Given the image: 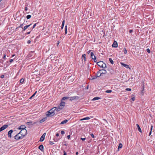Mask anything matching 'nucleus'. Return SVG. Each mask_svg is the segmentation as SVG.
I'll list each match as a JSON object with an SVG mask.
<instances>
[{"instance_id":"nucleus-1","label":"nucleus","mask_w":155,"mask_h":155,"mask_svg":"<svg viewBox=\"0 0 155 155\" xmlns=\"http://www.w3.org/2000/svg\"><path fill=\"white\" fill-rule=\"evenodd\" d=\"M55 114H57V113L56 112V108L54 107L51 109L46 113V115L47 117L53 116Z\"/></svg>"},{"instance_id":"nucleus-2","label":"nucleus","mask_w":155,"mask_h":155,"mask_svg":"<svg viewBox=\"0 0 155 155\" xmlns=\"http://www.w3.org/2000/svg\"><path fill=\"white\" fill-rule=\"evenodd\" d=\"M97 64L100 68H105L106 67V64L102 61L97 62Z\"/></svg>"},{"instance_id":"nucleus-3","label":"nucleus","mask_w":155,"mask_h":155,"mask_svg":"<svg viewBox=\"0 0 155 155\" xmlns=\"http://www.w3.org/2000/svg\"><path fill=\"white\" fill-rule=\"evenodd\" d=\"M21 135V137L23 138L27 134V130L26 129L21 130L19 133Z\"/></svg>"},{"instance_id":"nucleus-4","label":"nucleus","mask_w":155,"mask_h":155,"mask_svg":"<svg viewBox=\"0 0 155 155\" xmlns=\"http://www.w3.org/2000/svg\"><path fill=\"white\" fill-rule=\"evenodd\" d=\"M15 139L16 140H18L20 139H22L23 138V137H21V135L19 133L17 134L15 137Z\"/></svg>"},{"instance_id":"nucleus-5","label":"nucleus","mask_w":155,"mask_h":155,"mask_svg":"<svg viewBox=\"0 0 155 155\" xmlns=\"http://www.w3.org/2000/svg\"><path fill=\"white\" fill-rule=\"evenodd\" d=\"M8 127L7 124H5L0 128V132L5 130Z\"/></svg>"},{"instance_id":"nucleus-6","label":"nucleus","mask_w":155,"mask_h":155,"mask_svg":"<svg viewBox=\"0 0 155 155\" xmlns=\"http://www.w3.org/2000/svg\"><path fill=\"white\" fill-rule=\"evenodd\" d=\"M55 108H56V112L57 113L58 112H59L63 108V107H62L60 106L59 105L57 107H54Z\"/></svg>"},{"instance_id":"nucleus-7","label":"nucleus","mask_w":155,"mask_h":155,"mask_svg":"<svg viewBox=\"0 0 155 155\" xmlns=\"http://www.w3.org/2000/svg\"><path fill=\"white\" fill-rule=\"evenodd\" d=\"M45 135H46V133H44L42 135V136L41 137L40 140V141H43L44 140Z\"/></svg>"},{"instance_id":"nucleus-8","label":"nucleus","mask_w":155,"mask_h":155,"mask_svg":"<svg viewBox=\"0 0 155 155\" xmlns=\"http://www.w3.org/2000/svg\"><path fill=\"white\" fill-rule=\"evenodd\" d=\"M13 132V131L12 130H11L8 132V136L9 137L11 138L12 137L11 134Z\"/></svg>"},{"instance_id":"nucleus-9","label":"nucleus","mask_w":155,"mask_h":155,"mask_svg":"<svg viewBox=\"0 0 155 155\" xmlns=\"http://www.w3.org/2000/svg\"><path fill=\"white\" fill-rule=\"evenodd\" d=\"M120 64L121 65L125 67L126 68H129L130 69L128 65L123 63H121Z\"/></svg>"},{"instance_id":"nucleus-10","label":"nucleus","mask_w":155,"mask_h":155,"mask_svg":"<svg viewBox=\"0 0 155 155\" xmlns=\"http://www.w3.org/2000/svg\"><path fill=\"white\" fill-rule=\"evenodd\" d=\"M118 46V44L117 42L116 41H115L113 44L112 45V46L113 47L116 48Z\"/></svg>"},{"instance_id":"nucleus-11","label":"nucleus","mask_w":155,"mask_h":155,"mask_svg":"<svg viewBox=\"0 0 155 155\" xmlns=\"http://www.w3.org/2000/svg\"><path fill=\"white\" fill-rule=\"evenodd\" d=\"M31 25V24L30 25L25 26L23 28V30L22 31H25L26 29L28 27H29Z\"/></svg>"},{"instance_id":"nucleus-12","label":"nucleus","mask_w":155,"mask_h":155,"mask_svg":"<svg viewBox=\"0 0 155 155\" xmlns=\"http://www.w3.org/2000/svg\"><path fill=\"white\" fill-rule=\"evenodd\" d=\"M25 128L26 127L25 125H21L19 127L18 129L19 130H23V129H25Z\"/></svg>"},{"instance_id":"nucleus-13","label":"nucleus","mask_w":155,"mask_h":155,"mask_svg":"<svg viewBox=\"0 0 155 155\" xmlns=\"http://www.w3.org/2000/svg\"><path fill=\"white\" fill-rule=\"evenodd\" d=\"M38 148L41 151H44V147L43 145H41L38 147Z\"/></svg>"},{"instance_id":"nucleus-14","label":"nucleus","mask_w":155,"mask_h":155,"mask_svg":"<svg viewBox=\"0 0 155 155\" xmlns=\"http://www.w3.org/2000/svg\"><path fill=\"white\" fill-rule=\"evenodd\" d=\"M65 104V102H63L62 101H61V102L60 103L59 106L62 107L64 108Z\"/></svg>"},{"instance_id":"nucleus-15","label":"nucleus","mask_w":155,"mask_h":155,"mask_svg":"<svg viewBox=\"0 0 155 155\" xmlns=\"http://www.w3.org/2000/svg\"><path fill=\"white\" fill-rule=\"evenodd\" d=\"M101 70H99V71H97V74H96V76L97 77H99L102 75V74L101 73Z\"/></svg>"},{"instance_id":"nucleus-16","label":"nucleus","mask_w":155,"mask_h":155,"mask_svg":"<svg viewBox=\"0 0 155 155\" xmlns=\"http://www.w3.org/2000/svg\"><path fill=\"white\" fill-rule=\"evenodd\" d=\"M101 70V74H105L107 73V71L106 70L104 69L100 70Z\"/></svg>"},{"instance_id":"nucleus-17","label":"nucleus","mask_w":155,"mask_h":155,"mask_svg":"<svg viewBox=\"0 0 155 155\" xmlns=\"http://www.w3.org/2000/svg\"><path fill=\"white\" fill-rule=\"evenodd\" d=\"M68 121V120L67 119H65L64 120L62 121L60 123V124H65L66 123H67Z\"/></svg>"},{"instance_id":"nucleus-18","label":"nucleus","mask_w":155,"mask_h":155,"mask_svg":"<svg viewBox=\"0 0 155 155\" xmlns=\"http://www.w3.org/2000/svg\"><path fill=\"white\" fill-rule=\"evenodd\" d=\"M136 126H137V129H138V131L141 133L142 132V131H141V129L139 126V125L138 124H136Z\"/></svg>"},{"instance_id":"nucleus-19","label":"nucleus","mask_w":155,"mask_h":155,"mask_svg":"<svg viewBox=\"0 0 155 155\" xmlns=\"http://www.w3.org/2000/svg\"><path fill=\"white\" fill-rule=\"evenodd\" d=\"M47 119V118L45 117L43 118L42 119H41L40 121V122L41 123H42L44 122Z\"/></svg>"},{"instance_id":"nucleus-20","label":"nucleus","mask_w":155,"mask_h":155,"mask_svg":"<svg viewBox=\"0 0 155 155\" xmlns=\"http://www.w3.org/2000/svg\"><path fill=\"white\" fill-rule=\"evenodd\" d=\"M82 58L84 60V61H86V54H82Z\"/></svg>"},{"instance_id":"nucleus-21","label":"nucleus","mask_w":155,"mask_h":155,"mask_svg":"<svg viewBox=\"0 0 155 155\" xmlns=\"http://www.w3.org/2000/svg\"><path fill=\"white\" fill-rule=\"evenodd\" d=\"M101 98L100 97H94V98H93L92 100V101H95L96 100H97L100 99Z\"/></svg>"},{"instance_id":"nucleus-22","label":"nucleus","mask_w":155,"mask_h":155,"mask_svg":"<svg viewBox=\"0 0 155 155\" xmlns=\"http://www.w3.org/2000/svg\"><path fill=\"white\" fill-rule=\"evenodd\" d=\"M90 119V117H86L84 118H83L81 119L80 120H89Z\"/></svg>"},{"instance_id":"nucleus-23","label":"nucleus","mask_w":155,"mask_h":155,"mask_svg":"<svg viewBox=\"0 0 155 155\" xmlns=\"http://www.w3.org/2000/svg\"><path fill=\"white\" fill-rule=\"evenodd\" d=\"M109 60L110 62V63L111 64H114V61L111 58H109Z\"/></svg>"},{"instance_id":"nucleus-24","label":"nucleus","mask_w":155,"mask_h":155,"mask_svg":"<svg viewBox=\"0 0 155 155\" xmlns=\"http://www.w3.org/2000/svg\"><path fill=\"white\" fill-rule=\"evenodd\" d=\"M68 98H69V97H63L62 98V99H61V101H63V100H65L67 99Z\"/></svg>"},{"instance_id":"nucleus-25","label":"nucleus","mask_w":155,"mask_h":155,"mask_svg":"<svg viewBox=\"0 0 155 155\" xmlns=\"http://www.w3.org/2000/svg\"><path fill=\"white\" fill-rule=\"evenodd\" d=\"M91 56L92 58L93 59L94 58V56H95L94 55V53L91 52Z\"/></svg>"},{"instance_id":"nucleus-26","label":"nucleus","mask_w":155,"mask_h":155,"mask_svg":"<svg viewBox=\"0 0 155 155\" xmlns=\"http://www.w3.org/2000/svg\"><path fill=\"white\" fill-rule=\"evenodd\" d=\"M69 97V100L70 101H73V100H75L74 98V96L70 97Z\"/></svg>"},{"instance_id":"nucleus-27","label":"nucleus","mask_w":155,"mask_h":155,"mask_svg":"<svg viewBox=\"0 0 155 155\" xmlns=\"http://www.w3.org/2000/svg\"><path fill=\"white\" fill-rule=\"evenodd\" d=\"M64 22H65L64 20H63L62 21V25H61V28L62 29H63V27H64Z\"/></svg>"},{"instance_id":"nucleus-28","label":"nucleus","mask_w":155,"mask_h":155,"mask_svg":"<svg viewBox=\"0 0 155 155\" xmlns=\"http://www.w3.org/2000/svg\"><path fill=\"white\" fill-rule=\"evenodd\" d=\"M153 127V126L152 125L151 126V127H150V131L149 133V136H150L151 134V131L152 130Z\"/></svg>"},{"instance_id":"nucleus-29","label":"nucleus","mask_w":155,"mask_h":155,"mask_svg":"<svg viewBox=\"0 0 155 155\" xmlns=\"http://www.w3.org/2000/svg\"><path fill=\"white\" fill-rule=\"evenodd\" d=\"M122 144L121 143H120L118 147V149H119L120 148H121L122 147Z\"/></svg>"},{"instance_id":"nucleus-30","label":"nucleus","mask_w":155,"mask_h":155,"mask_svg":"<svg viewBox=\"0 0 155 155\" xmlns=\"http://www.w3.org/2000/svg\"><path fill=\"white\" fill-rule=\"evenodd\" d=\"M67 26L66 25L65 27V33L66 34H67Z\"/></svg>"},{"instance_id":"nucleus-31","label":"nucleus","mask_w":155,"mask_h":155,"mask_svg":"<svg viewBox=\"0 0 155 155\" xmlns=\"http://www.w3.org/2000/svg\"><path fill=\"white\" fill-rule=\"evenodd\" d=\"M123 51L124 52V54H126L127 53V50L126 49V48H124V50H123Z\"/></svg>"},{"instance_id":"nucleus-32","label":"nucleus","mask_w":155,"mask_h":155,"mask_svg":"<svg viewBox=\"0 0 155 155\" xmlns=\"http://www.w3.org/2000/svg\"><path fill=\"white\" fill-rule=\"evenodd\" d=\"M24 81V79L23 78H22L20 80V82L21 83H23Z\"/></svg>"},{"instance_id":"nucleus-33","label":"nucleus","mask_w":155,"mask_h":155,"mask_svg":"<svg viewBox=\"0 0 155 155\" xmlns=\"http://www.w3.org/2000/svg\"><path fill=\"white\" fill-rule=\"evenodd\" d=\"M37 92V91H36L32 95V96L30 98V99H31L32 98L34 97L36 93Z\"/></svg>"},{"instance_id":"nucleus-34","label":"nucleus","mask_w":155,"mask_h":155,"mask_svg":"<svg viewBox=\"0 0 155 155\" xmlns=\"http://www.w3.org/2000/svg\"><path fill=\"white\" fill-rule=\"evenodd\" d=\"M31 17V15H27L26 16V18L28 19H29Z\"/></svg>"},{"instance_id":"nucleus-35","label":"nucleus","mask_w":155,"mask_h":155,"mask_svg":"<svg viewBox=\"0 0 155 155\" xmlns=\"http://www.w3.org/2000/svg\"><path fill=\"white\" fill-rule=\"evenodd\" d=\"M112 92L111 90H107L105 91V92L107 93H110Z\"/></svg>"},{"instance_id":"nucleus-36","label":"nucleus","mask_w":155,"mask_h":155,"mask_svg":"<svg viewBox=\"0 0 155 155\" xmlns=\"http://www.w3.org/2000/svg\"><path fill=\"white\" fill-rule=\"evenodd\" d=\"M79 97L78 96H74V98L75 100H78L79 99Z\"/></svg>"},{"instance_id":"nucleus-37","label":"nucleus","mask_w":155,"mask_h":155,"mask_svg":"<svg viewBox=\"0 0 155 155\" xmlns=\"http://www.w3.org/2000/svg\"><path fill=\"white\" fill-rule=\"evenodd\" d=\"M36 24H37V23H35V24H34V25H33L32 27L31 28V30H32L36 26Z\"/></svg>"},{"instance_id":"nucleus-38","label":"nucleus","mask_w":155,"mask_h":155,"mask_svg":"<svg viewBox=\"0 0 155 155\" xmlns=\"http://www.w3.org/2000/svg\"><path fill=\"white\" fill-rule=\"evenodd\" d=\"M32 121H29V122H27V124L28 125H30V124H32Z\"/></svg>"},{"instance_id":"nucleus-39","label":"nucleus","mask_w":155,"mask_h":155,"mask_svg":"<svg viewBox=\"0 0 155 155\" xmlns=\"http://www.w3.org/2000/svg\"><path fill=\"white\" fill-rule=\"evenodd\" d=\"M93 59L94 60V62H96L97 61V60L95 56H94V58Z\"/></svg>"},{"instance_id":"nucleus-40","label":"nucleus","mask_w":155,"mask_h":155,"mask_svg":"<svg viewBox=\"0 0 155 155\" xmlns=\"http://www.w3.org/2000/svg\"><path fill=\"white\" fill-rule=\"evenodd\" d=\"M147 51L148 53H150V51L149 48H147Z\"/></svg>"},{"instance_id":"nucleus-41","label":"nucleus","mask_w":155,"mask_h":155,"mask_svg":"<svg viewBox=\"0 0 155 155\" xmlns=\"http://www.w3.org/2000/svg\"><path fill=\"white\" fill-rule=\"evenodd\" d=\"M126 91H131V89H130V88H127L126 89Z\"/></svg>"},{"instance_id":"nucleus-42","label":"nucleus","mask_w":155,"mask_h":155,"mask_svg":"<svg viewBox=\"0 0 155 155\" xmlns=\"http://www.w3.org/2000/svg\"><path fill=\"white\" fill-rule=\"evenodd\" d=\"M49 144L51 145H52L54 144V143L52 141H49Z\"/></svg>"},{"instance_id":"nucleus-43","label":"nucleus","mask_w":155,"mask_h":155,"mask_svg":"<svg viewBox=\"0 0 155 155\" xmlns=\"http://www.w3.org/2000/svg\"><path fill=\"white\" fill-rule=\"evenodd\" d=\"M23 24H21V25L19 26L18 27V28H22L23 29Z\"/></svg>"},{"instance_id":"nucleus-44","label":"nucleus","mask_w":155,"mask_h":155,"mask_svg":"<svg viewBox=\"0 0 155 155\" xmlns=\"http://www.w3.org/2000/svg\"><path fill=\"white\" fill-rule=\"evenodd\" d=\"M61 134L62 135L64 134L65 133V132L63 130L61 131Z\"/></svg>"},{"instance_id":"nucleus-45","label":"nucleus","mask_w":155,"mask_h":155,"mask_svg":"<svg viewBox=\"0 0 155 155\" xmlns=\"http://www.w3.org/2000/svg\"><path fill=\"white\" fill-rule=\"evenodd\" d=\"M81 140H82V141H84L86 139V138H81Z\"/></svg>"},{"instance_id":"nucleus-46","label":"nucleus","mask_w":155,"mask_h":155,"mask_svg":"<svg viewBox=\"0 0 155 155\" xmlns=\"http://www.w3.org/2000/svg\"><path fill=\"white\" fill-rule=\"evenodd\" d=\"M97 77V76H95L92 79H96Z\"/></svg>"},{"instance_id":"nucleus-47","label":"nucleus","mask_w":155,"mask_h":155,"mask_svg":"<svg viewBox=\"0 0 155 155\" xmlns=\"http://www.w3.org/2000/svg\"><path fill=\"white\" fill-rule=\"evenodd\" d=\"M91 137H92V138H94V135L93 134H91Z\"/></svg>"},{"instance_id":"nucleus-48","label":"nucleus","mask_w":155,"mask_h":155,"mask_svg":"<svg viewBox=\"0 0 155 155\" xmlns=\"http://www.w3.org/2000/svg\"><path fill=\"white\" fill-rule=\"evenodd\" d=\"M132 100L133 101H134L135 100V97H133L131 98Z\"/></svg>"},{"instance_id":"nucleus-49","label":"nucleus","mask_w":155,"mask_h":155,"mask_svg":"<svg viewBox=\"0 0 155 155\" xmlns=\"http://www.w3.org/2000/svg\"><path fill=\"white\" fill-rule=\"evenodd\" d=\"M70 135H68L67 136V138L68 139H69L70 138Z\"/></svg>"},{"instance_id":"nucleus-50","label":"nucleus","mask_w":155,"mask_h":155,"mask_svg":"<svg viewBox=\"0 0 155 155\" xmlns=\"http://www.w3.org/2000/svg\"><path fill=\"white\" fill-rule=\"evenodd\" d=\"M0 77H1V78H3L4 77V75H2Z\"/></svg>"},{"instance_id":"nucleus-51","label":"nucleus","mask_w":155,"mask_h":155,"mask_svg":"<svg viewBox=\"0 0 155 155\" xmlns=\"http://www.w3.org/2000/svg\"><path fill=\"white\" fill-rule=\"evenodd\" d=\"M13 61V59H11L9 60V62L10 63H12Z\"/></svg>"},{"instance_id":"nucleus-52","label":"nucleus","mask_w":155,"mask_h":155,"mask_svg":"<svg viewBox=\"0 0 155 155\" xmlns=\"http://www.w3.org/2000/svg\"><path fill=\"white\" fill-rule=\"evenodd\" d=\"M133 30H129V33H132V32H133Z\"/></svg>"},{"instance_id":"nucleus-53","label":"nucleus","mask_w":155,"mask_h":155,"mask_svg":"<svg viewBox=\"0 0 155 155\" xmlns=\"http://www.w3.org/2000/svg\"><path fill=\"white\" fill-rule=\"evenodd\" d=\"M5 58H6V55H5V54H4V55L3 58V59H5Z\"/></svg>"},{"instance_id":"nucleus-54","label":"nucleus","mask_w":155,"mask_h":155,"mask_svg":"<svg viewBox=\"0 0 155 155\" xmlns=\"http://www.w3.org/2000/svg\"><path fill=\"white\" fill-rule=\"evenodd\" d=\"M67 154L66 153L65 151H64V154L63 155H66Z\"/></svg>"},{"instance_id":"nucleus-55","label":"nucleus","mask_w":155,"mask_h":155,"mask_svg":"<svg viewBox=\"0 0 155 155\" xmlns=\"http://www.w3.org/2000/svg\"><path fill=\"white\" fill-rule=\"evenodd\" d=\"M30 32H31V31H29V32H28L26 34H25V35H26V34H27V35L29 34L30 33Z\"/></svg>"},{"instance_id":"nucleus-56","label":"nucleus","mask_w":155,"mask_h":155,"mask_svg":"<svg viewBox=\"0 0 155 155\" xmlns=\"http://www.w3.org/2000/svg\"><path fill=\"white\" fill-rule=\"evenodd\" d=\"M28 8L27 7H25V11H27L28 10Z\"/></svg>"},{"instance_id":"nucleus-57","label":"nucleus","mask_w":155,"mask_h":155,"mask_svg":"<svg viewBox=\"0 0 155 155\" xmlns=\"http://www.w3.org/2000/svg\"><path fill=\"white\" fill-rule=\"evenodd\" d=\"M31 43V41L30 40H28L27 41V43L30 44Z\"/></svg>"},{"instance_id":"nucleus-58","label":"nucleus","mask_w":155,"mask_h":155,"mask_svg":"<svg viewBox=\"0 0 155 155\" xmlns=\"http://www.w3.org/2000/svg\"><path fill=\"white\" fill-rule=\"evenodd\" d=\"M56 135L57 137H58L59 136V134L58 133H57L56 134Z\"/></svg>"},{"instance_id":"nucleus-59","label":"nucleus","mask_w":155,"mask_h":155,"mask_svg":"<svg viewBox=\"0 0 155 155\" xmlns=\"http://www.w3.org/2000/svg\"><path fill=\"white\" fill-rule=\"evenodd\" d=\"M103 120H104L105 122H107V121L105 119H103Z\"/></svg>"},{"instance_id":"nucleus-60","label":"nucleus","mask_w":155,"mask_h":155,"mask_svg":"<svg viewBox=\"0 0 155 155\" xmlns=\"http://www.w3.org/2000/svg\"><path fill=\"white\" fill-rule=\"evenodd\" d=\"M91 51V50H90V51H89L87 52L88 54H89V53Z\"/></svg>"},{"instance_id":"nucleus-61","label":"nucleus","mask_w":155,"mask_h":155,"mask_svg":"<svg viewBox=\"0 0 155 155\" xmlns=\"http://www.w3.org/2000/svg\"><path fill=\"white\" fill-rule=\"evenodd\" d=\"M76 154L77 155H78V152H76Z\"/></svg>"},{"instance_id":"nucleus-62","label":"nucleus","mask_w":155,"mask_h":155,"mask_svg":"<svg viewBox=\"0 0 155 155\" xmlns=\"http://www.w3.org/2000/svg\"><path fill=\"white\" fill-rule=\"evenodd\" d=\"M15 56V54H13L12 55V57H14V56Z\"/></svg>"},{"instance_id":"nucleus-63","label":"nucleus","mask_w":155,"mask_h":155,"mask_svg":"<svg viewBox=\"0 0 155 155\" xmlns=\"http://www.w3.org/2000/svg\"><path fill=\"white\" fill-rule=\"evenodd\" d=\"M30 31H32V30H31V28H30Z\"/></svg>"},{"instance_id":"nucleus-64","label":"nucleus","mask_w":155,"mask_h":155,"mask_svg":"<svg viewBox=\"0 0 155 155\" xmlns=\"http://www.w3.org/2000/svg\"><path fill=\"white\" fill-rule=\"evenodd\" d=\"M59 43V42H58V43L57 44L58 45Z\"/></svg>"}]
</instances>
